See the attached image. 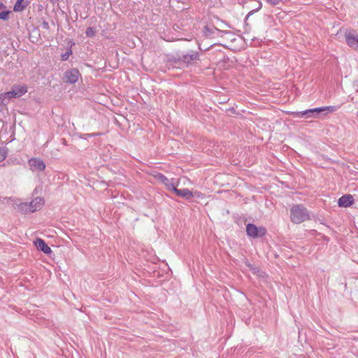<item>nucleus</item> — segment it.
<instances>
[{"instance_id": "21", "label": "nucleus", "mask_w": 358, "mask_h": 358, "mask_svg": "<svg viewBox=\"0 0 358 358\" xmlns=\"http://www.w3.org/2000/svg\"><path fill=\"white\" fill-rule=\"evenodd\" d=\"M271 5L275 6L281 2L282 0H267Z\"/></svg>"}, {"instance_id": "25", "label": "nucleus", "mask_w": 358, "mask_h": 358, "mask_svg": "<svg viewBox=\"0 0 358 358\" xmlns=\"http://www.w3.org/2000/svg\"><path fill=\"white\" fill-rule=\"evenodd\" d=\"M252 11H250V13L248 14L247 17H248L250 14H252Z\"/></svg>"}, {"instance_id": "12", "label": "nucleus", "mask_w": 358, "mask_h": 358, "mask_svg": "<svg viewBox=\"0 0 358 358\" xmlns=\"http://www.w3.org/2000/svg\"><path fill=\"white\" fill-rule=\"evenodd\" d=\"M178 196L185 198L186 199H189L193 196L192 192L188 189H177L176 187L173 190Z\"/></svg>"}, {"instance_id": "16", "label": "nucleus", "mask_w": 358, "mask_h": 358, "mask_svg": "<svg viewBox=\"0 0 358 358\" xmlns=\"http://www.w3.org/2000/svg\"><path fill=\"white\" fill-rule=\"evenodd\" d=\"M8 149L6 147L0 148V162H3L7 157Z\"/></svg>"}, {"instance_id": "3", "label": "nucleus", "mask_w": 358, "mask_h": 358, "mask_svg": "<svg viewBox=\"0 0 358 358\" xmlns=\"http://www.w3.org/2000/svg\"><path fill=\"white\" fill-rule=\"evenodd\" d=\"M246 233L252 238H257L264 236L266 230L264 227H257L256 225L249 223L246 226Z\"/></svg>"}, {"instance_id": "22", "label": "nucleus", "mask_w": 358, "mask_h": 358, "mask_svg": "<svg viewBox=\"0 0 358 358\" xmlns=\"http://www.w3.org/2000/svg\"><path fill=\"white\" fill-rule=\"evenodd\" d=\"M87 135V136L91 137V136H96V135H99V134H88Z\"/></svg>"}, {"instance_id": "18", "label": "nucleus", "mask_w": 358, "mask_h": 358, "mask_svg": "<svg viewBox=\"0 0 358 358\" xmlns=\"http://www.w3.org/2000/svg\"><path fill=\"white\" fill-rule=\"evenodd\" d=\"M10 10H3L0 12V20H8L9 19Z\"/></svg>"}, {"instance_id": "2", "label": "nucleus", "mask_w": 358, "mask_h": 358, "mask_svg": "<svg viewBox=\"0 0 358 358\" xmlns=\"http://www.w3.org/2000/svg\"><path fill=\"white\" fill-rule=\"evenodd\" d=\"M337 109L336 106H324V107H320V108H315L311 109H308L303 111H301L298 113V115L301 117H306V118H317L319 117L320 115V113L322 112L326 113H333L336 111Z\"/></svg>"}, {"instance_id": "14", "label": "nucleus", "mask_w": 358, "mask_h": 358, "mask_svg": "<svg viewBox=\"0 0 358 358\" xmlns=\"http://www.w3.org/2000/svg\"><path fill=\"white\" fill-rule=\"evenodd\" d=\"M159 179L161 182L164 184L169 190H173L175 188V184L172 182L173 179L170 180L165 176L160 174L159 176Z\"/></svg>"}, {"instance_id": "1", "label": "nucleus", "mask_w": 358, "mask_h": 358, "mask_svg": "<svg viewBox=\"0 0 358 358\" xmlns=\"http://www.w3.org/2000/svg\"><path fill=\"white\" fill-rule=\"evenodd\" d=\"M308 210L302 205H295L290 210V219L295 224L309 220Z\"/></svg>"}, {"instance_id": "8", "label": "nucleus", "mask_w": 358, "mask_h": 358, "mask_svg": "<svg viewBox=\"0 0 358 358\" xmlns=\"http://www.w3.org/2000/svg\"><path fill=\"white\" fill-rule=\"evenodd\" d=\"M345 41L347 44L352 48L358 50V35L355 31L345 33Z\"/></svg>"}, {"instance_id": "23", "label": "nucleus", "mask_w": 358, "mask_h": 358, "mask_svg": "<svg viewBox=\"0 0 358 358\" xmlns=\"http://www.w3.org/2000/svg\"><path fill=\"white\" fill-rule=\"evenodd\" d=\"M220 32H222V33H224V34H229V32L227 31H220V30H218Z\"/></svg>"}, {"instance_id": "13", "label": "nucleus", "mask_w": 358, "mask_h": 358, "mask_svg": "<svg viewBox=\"0 0 358 358\" xmlns=\"http://www.w3.org/2000/svg\"><path fill=\"white\" fill-rule=\"evenodd\" d=\"M29 5V1L25 0H17L16 3L14 5L13 10L15 12H22Z\"/></svg>"}, {"instance_id": "19", "label": "nucleus", "mask_w": 358, "mask_h": 358, "mask_svg": "<svg viewBox=\"0 0 358 358\" xmlns=\"http://www.w3.org/2000/svg\"><path fill=\"white\" fill-rule=\"evenodd\" d=\"M85 34L88 37H93L96 34V30L93 27H88L85 31Z\"/></svg>"}, {"instance_id": "11", "label": "nucleus", "mask_w": 358, "mask_h": 358, "mask_svg": "<svg viewBox=\"0 0 358 358\" xmlns=\"http://www.w3.org/2000/svg\"><path fill=\"white\" fill-rule=\"evenodd\" d=\"M354 202L353 196L350 194L342 196L338 201V205L340 207L350 206Z\"/></svg>"}, {"instance_id": "9", "label": "nucleus", "mask_w": 358, "mask_h": 358, "mask_svg": "<svg viewBox=\"0 0 358 358\" xmlns=\"http://www.w3.org/2000/svg\"><path fill=\"white\" fill-rule=\"evenodd\" d=\"M44 204V201L41 197H36L31 201L28 203V206L31 210V213L40 210Z\"/></svg>"}, {"instance_id": "4", "label": "nucleus", "mask_w": 358, "mask_h": 358, "mask_svg": "<svg viewBox=\"0 0 358 358\" xmlns=\"http://www.w3.org/2000/svg\"><path fill=\"white\" fill-rule=\"evenodd\" d=\"M27 92V87L25 85H15L10 91L4 92V94L8 101H9L10 99L22 96Z\"/></svg>"}, {"instance_id": "24", "label": "nucleus", "mask_w": 358, "mask_h": 358, "mask_svg": "<svg viewBox=\"0 0 358 358\" xmlns=\"http://www.w3.org/2000/svg\"><path fill=\"white\" fill-rule=\"evenodd\" d=\"M3 6H4L3 3H0V8H1V7H3Z\"/></svg>"}, {"instance_id": "15", "label": "nucleus", "mask_w": 358, "mask_h": 358, "mask_svg": "<svg viewBox=\"0 0 358 358\" xmlns=\"http://www.w3.org/2000/svg\"><path fill=\"white\" fill-rule=\"evenodd\" d=\"M16 209L17 211L20 212L22 214H28L31 213V210L28 206L27 202H22L17 205Z\"/></svg>"}, {"instance_id": "10", "label": "nucleus", "mask_w": 358, "mask_h": 358, "mask_svg": "<svg viewBox=\"0 0 358 358\" xmlns=\"http://www.w3.org/2000/svg\"><path fill=\"white\" fill-rule=\"evenodd\" d=\"M34 245L37 249L40 251L43 252L46 255H49L52 252L51 248L46 244V243L41 238H38L34 241Z\"/></svg>"}, {"instance_id": "5", "label": "nucleus", "mask_w": 358, "mask_h": 358, "mask_svg": "<svg viewBox=\"0 0 358 358\" xmlns=\"http://www.w3.org/2000/svg\"><path fill=\"white\" fill-rule=\"evenodd\" d=\"M178 60L182 62L187 65L194 64L199 60V54L196 51L191 50L187 54L180 55Z\"/></svg>"}, {"instance_id": "7", "label": "nucleus", "mask_w": 358, "mask_h": 358, "mask_svg": "<svg viewBox=\"0 0 358 358\" xmlns=\"http://www.w3.org/2000/svg\"><path fill=\"white\" fill-rule=\"evenodd\" d=\"M28 164L30 166V169L32 171H43L45 169V164L44 162L38 158H31L28 161Z\"/></svg>"}, {"instance_id": "6", "label": "nucleus", "mask_w": 358, "mask_h": 358, "mask_svg": "<svg viewBox=\"0 0 358 358\" xmlns=\"http://www.w3.org/2000/svg\"><path fill=\"white\" fill-rule=\"evenodd\" d=\"M80 76V72L76 69H69L64 73L65 82L71 84L76 83Z\"/></svg>"}, {"instance_id": "17", "label": "nucleus", "mask_w": 358, "mask_h": 358, "mask_svg": "<svg viewBox=\"0 0 358 358\" xmlns=\"http://www.w3.org/2000/svg\"><path fill=\"white\" fill-rule=\"evenodd\" d=\"M8 103V99H6L4 93L0 94V110L2 109V106L6 105Z\"/></svg>"}, {"instance_id": "20", "label": "nucleus", "mask_w": 358, "mask_h": 358, "mask_svg": "<svg viewBox=\"0 0 358 358\" xmlns=\"http://www.w3.org/2000/svg\"><path fill=\"white\" fill-rule=\"evenodd\" d=\"M71 54H72V51H71V49L67 50L66 51V52L62 53V54L61 55L62 60V61H66V60L69 59V56H70Z\"/></svg>"}]
</instances>
